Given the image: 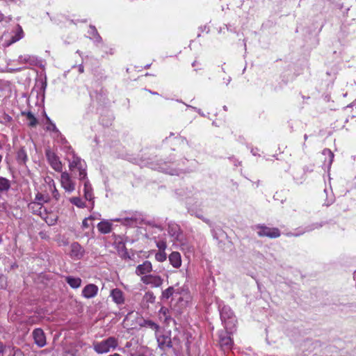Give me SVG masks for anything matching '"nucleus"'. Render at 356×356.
Listing matches in <instances>:
<instances>
[{
    "mask_svg": "<svg viewBox=\"0 0 356 356\" xmlns=\"http://www.w3.org/2000/svg\"><path fill=\"white\" fill-rule=\"evenodd\" d=\"M169 260L175 268H179L181 265V255L178 252H172L169 256Z\"/></svg>",
    "mask_w": 356,
    "mask_h": 356,
    "instance_id": "bb28decb",
    "label": "nucleus"
},
{
    "mask_svg": "<svg viewBox=\"0 0 356 356\" xmlns=\"http://www.w3.org/2000/svg\"><path fill=\"white\" fill-rule=\"evenodd\" d=\"M234 330H222L219 332L218 337H219V343L220 347L224 350H231L233 346V339L231 337V334Z\"/></svg>",
    "mask_w": 356,
    "mask_h": 356,
    "instance_id": "6e6552de",
    "label": "nucleus"
},
{
    "mask_svg": "<svg viewBox=\"0 0 356 356\" xmlns=\"http://www.w3.org/2000/svg\"><path fill=\"white\" fill-rule=\"evenodd\" d=\"M181 288L179 287L178 284L169 286L168 289L162 291L161 298V300H168L174 295H180L181 293Z\"/></svg>",
    "mask_w": 356,
    "mask_h": 356,
    "instance_id": "dca6fc26",
    "label": "nucleus"
},
{
    "mask_svg": "<svg viewBox=\"0 0 356 356\" xmlns=\"http://www.w3.org/2000/svg\"><path fill=\"white\" fill-rule=\"evenodd\" d=\"M88 218L90 220H99L101 218V214L99 213H94L92 215H90Z\"/></svg>",
    "mask_w": 356,
    "mask_h": 356,
    "instance_id": "8fccbe9b",
    "label": "nucleus"
},
{
    "mask_svg": "<svg viewBox=\"0 0 356 356\" xmlns=\"http://www.w3.org/2000/svg\"><path fill=\"white\" fill-rule=\"evenodd\" d=\"M305 232V231L302 232H293V233L289 234V235L294 236H300Z\"/></svg>",
    "mask_w": 356,
    "mask_h": 356,
    "instance_id": "6e6d98bb",
    "label": "nucleus"
},
{
    "mask_svg": "<svg viewBox=\"0 0 356 356\" xmlns=\"http://www.w3.org/2000/svg\"><path fill=\"white\" fill-rule=\"evenodd\" d=\"M88 33L89 34V38L92 40L95 43L99 44L102 42V38L95 26L90 25Z\"/></svg>",
    "mask_w": 356,
    "mask_h": 356,
    "instance_id": "b1692460",
    "label": "nucleus"
},
{
    "mask_svg": "<svg viewBox=\"0 0 356 356\" xmlns=\"http://www.w3.org/2000/svg\"><path fill=\"white\" fill-rule=\"evenodd\" d=\"M60 184L65 192L68 193H71L75 190V183L67 172L61 173Z\"/></svg>",
    "mask_w": 356,
    "mask_h": 356,
    "instance_id": "9d476101",
    "label": "nucleus"
},
{
    "mask_svg": "<svg viewBox=\"0 0 356 356\" xmlns=\"http://www.w3.org/2000/svg\"><path fill=\"white\" fill-rule=\"evenodd\" d=\"M168 233L175 240L181 241L182 238V232H181L179 225L175 223H170L168 225Z\"/></svg>",
    "mask_w": 356,
    "mask_h": 356,
    "instance_id": "aec40b11",
    "label": "nucleus"
},
{
    "mask_svg": "<svg viewBox=\"0 0 356 356\" xmlns=\"http://www.w3.org/2000/svg\"><path fill=\"white\" fill-rule=\"evenodd\" d=\"M323 155L325 156L324 164L327 165L330 168L334 160V154L329 149H324L322 152Z\"/></svg>",
    "mask_w": 356,
    "mask_h": 356,
    "instance_id": "c756f323",
    "label": "nucleus"
},
{
    "mask_svg": "<svg viewBox=\"0 0 356 356\" xmlns=\"http://www.w3.org/2000/svg\"><path fill=\"white\" fill-rule=\"evenodd\" d=\"M149 92L151 94L154 95H159V94H158V92H152V91H151V90H149Z\"/></svg>",
    "mask_w": 356,
    "mask_h": 356,
    "instance_id": "0e129e2a",
    "label": "nucleus"
},
{
    "mask_svg": "<svg viewBox=\"0 0 356 356\" xmlns=\"http://www.w3.org/2000/svg\"><path fill=\"white\" fill-rule=\"evenodd\" d=\"M98 290L97 285L88 284L83 289L82 296L87 299L92 298L97 296Z\"/></svg>",
    "mask_w": 356,
    "mask_h": 356,
    "instance_id": "f3484780",
    "label": "nucleus"
},
{
    "mask_svg": "<svg viewBox=\"0 0 356 356\" xmlns=\"http://www.w3.org/2000/svg\"><path fill=\"white\" fill-rule=\"evenodd\" d=\"M155 335L158 343V347L161 350L166 351L172 348L170 331H159V332H156Z\"/></svg>",
    "mask_w": 356,
    "mask_h": 356,
    "instance_id": "0eeeda50",
    "label": "nucleus"
},
{
    "mask_svg": "<svg viewBox=\"0 0 356 356\" xmlns=\"http://www.w3.org/2000/svg\"><path fill=\"white\" fill-rule=\"evenodd\" d=\"M192 335L189 333V337L187 338H184V341L183 343H184V346L186 348V351L188 355H190V345L192 341Z\"/></svg>",
    "mask_w": 356,
    "mask_h": 356,
    "instance_id": "49530a36",
    "label": "nucleus"
},
{
    "mask_svg": "<svg viewBox=\"0 0 356 356\" xmlns=\"http://www.w3.org/2000/svg\"><path fill=\"white\" fill-rule=\"evenodd\" d=\"M13 121V118L6 113H3L0 117V124L3 126L10 127Z\"/></svg>",
    "mask_w": 356,
    "mask_h": 356,
    "instance_id": "72a5a7b5",
    "label": "nucleus"
},
{
    "mask_svg": "<svg viewBox=\"0 0 356 356\" xmlns=\"http://www.w3.org/2000/svg\"><path fill=\"white\" fill-rule=\"evenodd\" d=\"M152 268V264L149 261H144L142 264L138 265L136 269V273L138 275H145L151 272Z\"/></svg>",
    "mask_w": 356,
    "mask_h": 356,
    "instance_id": "5701e85b",
    "label": "nucleus"
},
{
    "mask_svg": "<svg viewBox=\"0 0 356 356\" xmlns=\"http://www.w3.org/2000/svg\"><path fill=\"white\" fill-rule=\"evenodd\" d=\"M159 248H163V251H160L155 254V259L160 262L165 261L167 258L166 253L164 252L166 246H158Z\"/></svg>",
    "mask_w": 356,
    "mask_h": 356,
    "instance_id": "a19ab883",
    "label": "nucleus"
},
{
    "mask_svg": "<svg viewBox=\"0 0 356 356\" xmlns=\"http://www.w3.org/2000/svg\"><path fill=\"white\" fill-rule=\"evenodd\" d=\"M159 312L160 317L161 318H162V317L164 318L165 323H169L170 321L172 320L170 316L168 315L170 311H169V309L168 308H166L165 307H162L160 309Z\"/></svg>",
    "mask_w": 356,
    "mask_h": 356,
    "instance_id": "f704fd0d",
    "label": "nucleus"
},
{
    "mask_svg": "<svg viewBox=\"0 0 356 356\" xmlns=\"http://www.w3.org/2000/svg\"><path fill=\"white\" fill-rule=\"evenodd\" d=\"M65 281L72 289H78L81 286L82 282L81 278L72 276L66 277Z\"/></svg>",
    "mask_w": 356,
    "mask_h": 356,
    "instance_id": "c85d7f7f",
    "label": "nucleus"
},
{
    "mask_svg": "<svg viewBox=\"0 0 356 356\" xmlns=\"http://www.w3.org/2000/svg\"><path fill=\"white\" fill-rule=\"evenodd\" d=\"M144 324H145V326L152 329V330H154L155 331V334L160 331L159 330V328H160L159 325L157 323H154V321H152L151 320L145 321Z\"/></svg>",
    "mask_w": 356,
    "mask_h": 356,
    "instance_id": "4c0bfd02",
    "label": "nucleus"
},
{
    "mask_svg": "<svg viewBox=\"0 0 356 356\" xmlns=\"http://www.w3.org/2000/svg\"><path fill=\"white\" fill-rule=\"evenodd\" d=\"M220 319L227 330H234L236 319L231 308L224 306L220 311Z\"/></svg>",
    "mask_w": 356,
    "mask_h": 356,
    "instance_id": "20e7f679",
    "label": "nucleus"
},
{
    "mask_svg": "<svg viewBox=\"0 0 356 356\" xmlns=\"http://www.w3.org/2000/svg\"><path fill=\"white\" fill-rule=\"evenodd\" d=\"M258 151H259V150H258V149H257V148H256V149H251V153H252L254 156H256V155H257V154H257V153H258Z\"/></svg>",
    "mask_w": 356,
    "mask_h": 356,
    "instance_id": "13d9d810",
    "label": "nucleus"
},
{
    "mask_svg": "<svg viewBox=\"0 0 356 356\" xmlns=\"http://www.w3.org/2000/svg\"><path fill=\"white\" fill-rule=\"evenodd\" d=\"M49 188H50V190L51 191V194H52L53 197L56 200H58L59 197H60V194H59L58 191L56 188L55 183H54V180H51V181L49 182Z\"/></svg>",
    "mask_w": 356,
    "mask_h": 356,
    "instance_id": "58836bf2",
    "label": "nucleus"
},
{
    "mask_svg": "<svg viewBox=\"0 0 356 356\" xmlns=\"http://www.w3.org/2000/svg\"><path fill=\"white\" fill-rule=\"evenodd\" d=\"M78 70L80 73H83L84 72V67L83 65H79L78 66Z\"/></svg>",
    "mask_w": 356,
    "mask_h": 356,
    "instance_id": "4d7b16f0",
    "label": "nucleus"
},
{
    "mask_svg": "<svg viewBox=\"0 0 356 356\" xmlns=\"http://www.w3.org/2000/svg\"><path fill=\"white\" fill-rule=\"evenodd\" d=\"M254 230L260 237H268L275 238L280 236V231L277 227H270L265 225H257L254 226Z\"/></svg>",
    "mask_w": 356,
    "mask_h": 356,
    "instance_id": "423d86ee",
    "label": "nucleus"
},
{
    "mask_svg": "<svg viewBox=\"0 0 356 356\" xmlns=\"http://www.w3.org/2000/svg\"><path fill=\"white\" fill-rule=\"evenodd\" d=\"M11 186L10 181L6 177H0V193L8 192Z\"/></svg>",
    "mask_w": 356,
    "mask_h": 356,
    "instance_id": "7c9ffc66",
    "label": "nucleus"
},
{
    "mask_svg": "<svg viewBox=\"0 0 356 356\" xmlns=\"http://www.w3.org/2000/svg\"><path fill=\"white\" fill-rule=\"evenodd\" d=\"M17 160L20 164H25L28 160L26 152L24 147L21 148L17 153Z\"/></svg>",
    "mask_w": 356,
    "mask_h": 356,
    "instance_id": "2f4dec72",
    "label": "nucleus"
},
{
    "mask_svg": "<svg viewBox=\"0 0 356 356\" xmlns=\"http://www.w3.org/2000/svg\"><path fill=\"white\" fill-rule=\"evenodd\" d=\"M353 277H354V280H356V270L354 272V276Z\"/></svg>",
    "mask_w": 356,
    "mask_h": 356,
    "instance_id": "774afa93",
    "label": "nucleus"
},
{
    "mask_svg": "<svg viewBox=\"0 0 356 356\" xmlns=\"http://www.w3.org/2000/svg\"><path fill=\"white\" fill-rule=\"evenodd\" d=\"M31 209L33 213L39 215L40 217H42L43 215H46V209L43 206L40 205Z\"/></svg>",
    "mask_w": 356,
    "mask_h": 356,
    "instance_id": "37998d69",
    "label": "nucleus"
},
{
    "mask_svg": "<svg viewBox=\"0 0 356 356\" xmlns=\"http://www.w3.org/2000/svg\"><path fill=\"white\" fill-rule=\"evenodd\" d=\"M197 63V62L195 60L193 63L192 65L193 67H195L196 65V64Z\"/></svg>",
    "mask_w": 356,
    "mask_h": 356,
    "instance_id": "338daca9",
    "label": "nucleus"
},
{
    "mask_svg": "<svg viewBox=\"0 0 356 356\" xmlns=\"http://www.w3.org/2000/svg\"><path fill=\"white\" fill-rule=\"evenodd\" d=\"M185 105L188 107V108H190L193 110H194L195 111L197 112L200 115H201L202 116H204V114L203 113V112L201 111V109L200 108H197V107H194V106H192L191 105H188V104H186Z\"/></svg>",
    "mask_w": 356,
    "mask_h": 356,
    "instance_id": "603ef678",
    "label": "nucleus"
},
{
    "mask_svg": "<svg viewBox=\"0 0 356 356\" xmlns=\"http://www.w3.org/2000/svg\"><path fill=\"white\" fill-rule=\"evenodd\" d=\"M89 220H90L89 219V218H88H88H84V220H83V222H82V227H83V228H88V227H90V226H93L92 225H90V224L88 223V221H89Z\"/></svg>",
    "mask_w": 356,
    "mask_h": 356,
    "instance_id": "3c124183",
    "label": "nucleus"
},
{
    "mask_svg": "<svg viewBox=\"0 0 356 356\" xmlns=\"http://www.w3.org/2000/svg\"><path fill=\"white\" fill-rule=\"evenodd\" d=\"M130 356H147V350L143 346H138L134 351H131Z\"/></svg>",
    "mask_w": 356,
    "mask_h": 356,
    "instance_id": "e433bc0d",
    "label": "nucleus"
},
{
    "mask_svg": "<svg viewBox=\"0 0 356 356\" xmlns=\"http://www.w3.org/2000/svg\"><path fill=\"white\" fill-rule=\"evenodd\" d=\"M8 349H11L13 351V356H24L22 351L19 348L14 346H8Z\"/></svg>",
    "mask_w": 356,
    "mask_h": 356,
    "instance_id": "de8ad7c7",
    "label": "nucleus"
},
{
    "mask_svg": "<svg viewBox=\"0 0 356 356\" xmlns=\"http://www.w3.org/2000/svg\"><path fill=\"white\" fill-rule=\"evenodd\" d=\"M112 221L120 222L126 227H134L126 232L124 236H115L114 245H126L127 243H134L140 241L146 236V233L143 228L138 227L144 221L143 215L136 211H123L118 218H111Z\"/></svg>",
    "mask_w": 356,
    "mask_h": 356,
    "instance_id": "f257e3e1",
    "label": "nucleus"
},
{
    "mask_svg": "<svg viewBox=\"0 0 356 356\" xmlns=\"http://www.w3.org/2000/svg\"><path fill=\"white\" fill-rule=\"evenodd\" d=\"M143 299L146 303H154L155 302L156 297L153 292L147 291L145 293Z\"/></svg>",
    "mask_w": 356,
    "mask_h": 356,
    "instance_id": "ea45409f",
    "label": "nucleus"
},
{
    "mask_svg": "<svg viewBox=\"0 0 356 356\" xmlns=\"http://www.w3.org/2000/svg\"><path fill=\"white\" fill-rule=\"evenodd\" d=\"M188 337V332H183L178 331L177 330L175 331L174 336L172 337H171L172 348L170 349L172 350L176 355H179L181 352L183 350V342L184 341V338H187Z\"/></svg>",
    "mask_w": 356,
    "mask_h": 356,
    "instance_id": "39448f33",
    "label": "nucleus"
},
{
    "mask_svg": "<svg viewBox=\"0 0 356 356\" xmlns=\"http://www.w3.org/2000/svg\"><path fill=\"white\" fill-rule=\"evenodd\" d=\"M8 350V348H6V350L5 351H6ZM9 350V355L8 356H13V351L11 350V349H8Z\"/></svg>",
    "mask_w": 356,
    "mask_h": 356,
    "instance_id": "680f3d73",
    "label": "nucleus"
},
{
    "mask_svg": "<svg viewBox=\"0 0 356 356\" xmlns=\"http://www.w3.org/2000/svg\"><path fill=\"white\" fill-rule=\"evenodd\" d=\"M83 181V195L86 200L91 202L92 207H94V195L92 185L86 176V179H82Z\"/></svg>",
    "mask_w": 356,
    "mask_h": 356,
    "instance_id": "9b49d317",
    "label": "nucleus"
},
{
    "mask_svg": "<svg viewBox=\"0 0 356 356\" xmlns=\"http://www.w3.org/2000/svg\"><path fill=\"white\" fill-rule=\"evenodd\" d=\"M176 193H177V194L178 195H179V196H181V197L184 196V194L182 193V189H178V190H177V192H176Z\"/></svg>",
    "mask_w": 356,
    "mask_h": 356,
    "instance_id": "bf43d9fd",
    "label": "nucleus"
},
{
    "mask_svg": "<svg viewBox=\"0 0 356 356\" xmlns=\"http://www.w3.org/2000/svg\"><path fill=\"white\" fill-rule=\"evenodd\" d=\"M141 280L144 284L151 285L152 287H159L163 282L160 276L155 275H145L142 277Z\"/></svg>",
    "mask_w": 356,
    "mask_h": 356,
    "instance_id": "f8f14e48",
    "label": "nucleus"
},
{
    "mask_svg": "<svg viewBox=\"0 0 356 356\" xmlns=\"http://www.w3.org/2000/svg\"><path fill=\"white\" fill-rule=\"evenodd\" d=\"M50 198L49 195H43L41 193H38L35 195L34 200L31 202L29 205V209H34L38 206H43L44 203H47L49 201Z\"/></svg>",
    "mask_w": 356,
    "mask_h": 356,
    "instance_id": "a211bd4d",
    "label": "nucleus"
},
{
    "mask_svg": "<svg viewBox=\"0 0 356 356\" xmlns=\"http://www.w3.org/2000/svg\"><path fill=\"white\" fill-rule=\"evenodd\" d=\"M232 80V78L229 76L227 79H224V82L226 83V85H228Z\"/></svg>",
    "mask_w": 356,
    "mask_h": 356,
    "instance_id": "052dcab7",
    "label": "nucleus"
},
{
    "mask_svg": "<svg viewBox=\"0 0 356 356\" xmlns=\"http://www.w3.org/2000/svg\"><path fill=\"white\" fill-rule=\"evenodd\" d=\"M111 219L110 220H101L97 225V228L98 231L101 234H106L111 232L113 222Z\"/></svg>",
    "mask_w": 356,
    "mask_h": 356,
    "instance_id": "6ab92c4d",
    "label": "nucleus"
},
{
    "mask_svg": "<svg viewBox=\"0 0 356 356\" xmlns=\"http://www.w3.org/2000/svg\"><path fill=\"white\" fill-rule=\"evenodd\" d=\"M156 169L171 175L179 176L181 174V172L180 170L171 168L167 162H163L160 163L159 167L156 168Z\"/></svg>",
    "mask_w": 356,
    "mask_h": 356,
    "instance_id": "412c9836",
    "label": "nucleus"
},
{
    "mask_svg": "<svg viewBox=\"0 0 356 356\" xmlns=\"http://www.w3.org/2000/svg\"><path fill=\"white\" fill-rule=\"evenodd\" d=\"M72 248L70 257L74 259H81L84 253L83 246H72Z\"/></svg>",
    "mask_w": 356,
    "mask_h": 356,
    "instance_id": "cd10ccee",
    "label": "nucleus"
},
{
    "mask_svg": "<svg viewBox=\"0 0 356 356\" xmlns=\"http://www.w3.org/2000/svg\"><path fill=\"white\" fill-rule=\"evenodd\" d=\"M44 221L49 225H54L56 224L57 221V217L54 216H49L47 213H46V215H43L42 217Z\"/></svg>",
    "mask_w": 356,
    "mask_h": 356,
    "instance_id": "c03bdc74",
    "label": "nucleus"
},
{
    "mask_svg": "<svg viewBox=\"0 0 356 356\" xmlns=\"http://www.w3.org/2000/svg\"><path fill=\"white\" fill-rule=\"evenodd\" d=\"M21 114L23 116H26L29 127H34L38 124V120L31 111H22Z\"/></svg>",
    "mask_w": 356,
    "mask_h": 356,
    "instance_id": "a878e982",
    "label": "nucleus"
},
{
    "mask_svg": "<svg viewBox=\"0 0 356 356\" xmlns=\"http://www.w3.org/2000/svg\"><path fill=\"white\" fill-rule=\"evenodd\" d=\"M3 37L5 38V46L8 47L23 38L24 32L22 27L17 25L16 30L13 32V34L10 36V39H7L6 35H4Z\"/></svg>",
    "mask_w": 356,
    "mask_h": 356,
    "instance_id": "ddd939ff",
    "label": "nucleus"
},
{
    "mask_svg": "<svg viewBox=\"0 0 356 356\" xmlns=\"http://www.w3.org/2000/svg\"><path fill=\"white\" fill-rule=\"evenodd\" d=\"M64 148L67 159L69 162L70 170L74 171L75 169H77L79 171V179L82 180V179H86L87 175V165L85 161L76 154L71 146L67 145L65 146Z\"/></svg>",
    "mask_w": 356,
    "mask_h": 356,
    "instance_id": "f03ea898",
    "label": "nucleus"
},
{
    "mask_svg": "<svg viewBox=\"0 0 356 356\" xmlns=\"http://www.w3.org/2000/svg\"><path fill=\"white\" fill-rule=\"evenodd\" d=\"M131 343L129 341V342H127V343H126L125 347H126V348H129V347H131Z\"/></svg>",
    "mask_w": 356,
    "mask_h": 356,
    "instance_id": "e2e57ef3",
    "label": "nucleus"
},
{
    "mask_svg": "<svg viewBox=\"0 0 356 356\" xmlns=\"http://www.w3.org/2000/svg\"><path fill=\"white\" fill-rule=\"evenodd\" d=\"M324 192L326 193L327 197H326V200H325V202L323 203V205H325L326 207H329L332 204L334 203V195H333L332 192H330V194L328 195V191L326 188L324 190Z\"/></svg>",
    "mask_w": 356,
    "mask_h": 356,
    "instance_id": "79ce46f5",
    "label": "nucleus"
},
{
    "mask_svg": "<svg viewBox=\"0 0 356 356\" xmlns=\"http://www.w3.org/2000/svg\"><path fill=\"white\" fill-rule=\"evenodd\" d=\"M117 251L119 256L124 259H133L134 257V253L127 249L126 246H116Z\"/></svg>",
    "mask_w": 356,
    "mask_h": 356,
    "instance_id": "393cba45",
    "label": "nucleus"
},
{
    "mask_svg": "<svg viewBox=\"0 0 356 356\" xmlns=\"http://www.w3.org/2000/svg\"><path fill=\"white\" fill-rule=\"evenodd\" d=\"M45 155L50 166L55 171L61 172L63 170V165L59 157L56 154V153L50 149H46Z\"/></svg>",
    "mask_w": 356,
    "mask_h": 356,
    "instance_id": "1a4fd4ad",
    "label": "nucleus"
},
{
    "mask_svg": "<svg viewBox=\"0 0 356 356\" xmlns=\"http://www.w3.org/2000/svg\"><path fill=\"white\" fill-rule=\"evenodd\" d=\"M323 222H316V223H314L312 224L310 227L309 229H307V231H311V230H313V229H318L321 227H323Z\"/></svg>",
    "mask_w": 356,
    "mask_h": 356,
    "instance_id": "09e8293b",
    "label": "nucleus"
},
{
    "mask_svg": "<svg viewBox=\"0 0 356 356\" xmlns=\"http://www.w3.org/2000/svg\"><path fill=\"white\" fill-rule=\"evenodd\" d=\"M155 228L159 231H162V229L161 228L160 226H156Z\"/></svg>",
    "mask_w": 356,
    "mask_h": 356,
    "instance_id": "69168bd1",
    "label": "nucleus"
},
{
    "mask_svg": "<svg viewBox=\"0 0 356 356\" xmlns=\"http://www.w3.org/2000/svg\"><path fill=\"white\" fill-rule=\"evenodd\" d=\"M198 218H202V220L204 222H205L211 228V233H212L213 237L218 240V238L216 236L217 233L213 229V223L210 220H209L207 218H204L200 216H198Z\"/></svg>",
    "mask_w": 356,
    "mask_h": 356,
    "instance_id": "a18cd8bd",
    "label": "nucleus"
},
{
    "mask_svg": "<svg viewBox=\"0 0 356 356\" xmlns=\"http://www.w3.org/2000/svg\"><path fill=\"white\" fill-rule=\"evenodd\" d=\"M118 346V340L114 337H109L101 341H94L92 348L98 354L107 353L115 350Z\"/></svg>",
    "mask_w": 356,
    "mask_h": 356,
    "instance_id": "7ed1b4c3",
    "label": "nucleus"
},
{
    "mask_svg": "<svg viewBox=\"0 0 356 356\" xmlns=\"http://www.w3.org/2000/svg\"><path fill=\"white\" fill-rule=\"evenodd\" d=\"M6 350V346L0 341V354L3 353Z\"/></svg>",
    "mask_w": 356,
    "mask_h": 356,
    "instance_id": "5fc2aeb1",
    "label": "nucleus"
},
{
    "mask_svg": "<svg viewBox=\"0 0 356 356\" xmlns=\"http://www.w3.org/2000/svg\"><path fill=\"white\" fill-rule=\"evenodd\" d=\"M33 337L35 343L38 347L42 348L46 345V337L44 331L41 328H35L33 331Z\"/></svg>",
    "mask_w": 356,
    "mask_h": 356,
    "instance_id": "4468645a",
    "label": "nucleus"
},
{
    "mask_svg": "<svg viewBox=\"0 0 356 356\" xmlns=\"http://www.w3.org/2000/svg\"><path fill=\"white\" fill-rule=\"evenodd\" d=\"M17 62L19 64H24L29 66H35L37 65L38 60V58L35 56L30 55V54H24L20 55Z\"/></svg>",
    "mask_w": 356,
    "mask_h": 356,
    "instance_id": "2eb2a0df",
    "label": "nucleus"
},
{
    "mask_svg": "<svg viewBox=\"0 0 356 356\" xmlns=\"http://www.w3.org/2000/svg\"><path fill=\"white\" fill-rule=\"evenodd\" d=\"M70 202L78 208H84L86 207L85 202L79 197H71L70 198Z\"/></svg>",
    "mask_w": 356,
    "mask_h": 356,
    "instance_id": "c9c22d12",
    "label": "nucleus"
},
{
    "mask_svg": "<svg viewBox=\"0 0 356 356\" xmlns=\"http://www.w3.org/2000/svg\"><path fill=\"white\" fill-rule=\"evenodd\" d=\"M110 296L112 298L113 301L117 305H122L124 302V293L118 288L111 291Z\"/></svg>",
    "mask_w": 356,
    "mask_h": 356,
    "instance_id": "4be33fe9",
    "label": "nucleus"
},
{
    "mask_svg": "<svg viewBox=\"0 0 356 356\" xmlns=\"http://www.w3.org/2000/svg\"><path fill=\"white\" fill-rule=\"evenodd\" d=\"M44 116L47 120V125L46 129L47 131H52L56 134H59V130L57 129L55 123H54L51 119L48 117V115L44 113Z\"/></svg>",
    "mask_w": 356,
    "mask_h": 356,
    "instance_id": "473e14b6",
    "label": "nucleus"
},
{
    "mask_svg": "<svg viewBox=\"0 0 356 356\" xmlns=\"http://www.w3.org/2000/svg\"><path fill=\"white\" fill-rule=\"evenodd\" d=\"M153 238L155 240V243L156 245H166L167 242L166 241H164L163 240H156V236H153Z\"/></svg>",
    "mask_w": 356,
    "mask_h": 356,
    "instance_id": "864d4df0",
    "label": "nucleus"
}]
</instances>
